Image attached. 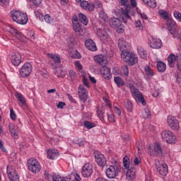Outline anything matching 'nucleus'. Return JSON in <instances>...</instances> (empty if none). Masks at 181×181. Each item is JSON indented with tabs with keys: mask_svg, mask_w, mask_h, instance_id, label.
Segmentation results:
<instances>
[{
	"mask_svg": "<svg viewBox=\"0 0 181 181\" xmlns=\"http://www.w3.org/2000/svg\"><path fill=\"white\" fill-rule=\"evenodd\" d=\"M118 47L122 52L121 57L123 62L128 63L129 66H134L138 62V57L129 52V45L127 44L124 38L119 39Z\"/></svg>",
	"mask_w": 181,
	"mask_h": 181,
	"instance_id": "obj_1",
	"label": "nucleus"
},
{
	"mask_svg": "<svg viewBox=\"0 0 181 181\" xmlns=\"http://www.w3.org/2000/svg\"><path fill=\"white\" fill-rule=\"evenodd\" d=\"M119 4L121 6H124V10L121 8V10L116 11L117 16H119L120 19H122V22L123 23H127V19H131V16L129 13H131V6L128 4V0H120Z\"/></svg>",
	"mask_w": 181,
	"mask_h": 181,
	"instance_id": "obj_2",
	"label": "nucleus"
},
{
	"mask_svg": "<svg viewBox=\"0 0 181 181\" xmlns=\"http://www.w3.org/2000/svg\"><path fill=\"white\" fill-rule=\"evenodd\" d=\"M11 15L14 22L19 23V25H26L28 23V14L21 11L13 10L11 12Z\"/></svg>",
	"mask_w": 181,
	"mask_h": 181,
	"instance_id": "obj_3",
	"label": "nucleus"
},
{
	"mask_svg": "<svg viewBox=\"0 0 181 181\" xmlns=\"http://www.w3.org/2000/svg\"><path fill=\"white\" fill-rule=\"evenodd\" d=\"M121 172V165L117 161H115V163L110 165L106 170V176L109 179H114L118 176V174Z\"/></svg>",
	"mask_w": 181,
	"mask_h": 181,
	"instance_id": "obj_4",
	"label": "nucleus"
},
{
	"mask_svg": "<svg viewBox=\"0 0 181 181\" xmlns=\"http://www.w3.org/2000/svg\"><path fill=\"white\" fill-rule=\"evenodd\" d=\"M161 137L167 144H175L177 141L176 136L169 130L163 131L161 132Z\"/></svg>",
	"mask_w": 181,
	"mask_h": 181,
	"instance_id": "obj_5",
	"label": "nucleus"
},
{
	"mask_svg": "<svg viewBox=\"0 0 181 181\" xmlns=\"http://www.w3.org/2000/svg\"><path fill=\"white\" fill-rule=\"evenodd\" d=\"M28 170H30V172H33V173H39L40 169H42L39 161L35 158H30L28 160Z\"/></svg>",
	"mask_w": 181,
	"mask_h": 181,
	"instance_id": "obj_6",
	"label": "nucleus"
},
{
	"mask_svg": "<svg viewBox=\"0 0 181 181\" xmlns=\"http://www.w3.org/2000/svg\"><path fill=\"white\" fill-rule=\"evenodd\" d=\"M32 73V65L30 63L26 62L20 69V76L23 78L25 77H29Z\"/></svg>",
	"mask_w": 181,
	"mask_h": 181,
	"instance_id": "obj_7",
	"label": "nucleus"
},
{
	"mask_svg": "<svg viewBox=\"0 0 181 181\" xmlns=\"http://www.w3.org/2000/svg\"><path fill=\"white\" fill-rule=\"evenodd\" d=\"M94 156L95 158V162L99 166L104 168V166L107 165V159L105 158V156H104L103 154L101 153V152L98 151H95Z\"/></svg>",
	"mask_w": 181,
	"mask_h": 181,
	"instance_id": "obj_8",
	"label": "nucleus"
},
{
	"mask_svg": "<svg viewBox=\"0 0 181 181\" xmlns=\"http://www.w3.org/2000/svg\"><path fill=\"white\" fill-rule=\"evenodd\" d=\"M107 105H103L101 107L97 108L98 117L101 121H105L108 117L109 114L108 112H107Z\"/></svg>",
	"mask_w": 181,
	"mask_h": 181,
	"instance_id": "obj_9",
	"label": "nucleus"
},
{
	"mask_svg": "<svg viewBox=\"0 0 181 181\" xmlns=\"http://www.w3.org/2000/svg\"><path fill=\"white\" fill-rule=\"evenodd\" d=\"M78 93L79 100H81L82 103H86L87 98H88V93H87V89H85L84 85L79 86Z\"/></svg>",
	"mask_w": 181,
	"mask_h": 181,
	"instance_id": "obj_10",
	"label": "nucleus"
},
{
	"mask_svg": "<svg viewBox=\"0 0 181 181\" xmlns=\"http://www.w3.org/2000/svg\"><path fill=\"white\" fill-rule=\"evenodd\" d=\"M168 124L173 131H179L180 126L179 125V121L176 119V117H172L169 116L168 117Z\"/></svg>",
	"mask_w": 181,
	"mask_h": 181,
	"instance_id": "obj_11",
	"label": "nucleus"
},
{
	"mask_svg": "<svg viewBox=\"0 0 181 181\" xmlns=\"http://www.w3.org/2000/svg\"><path fill=\"white\" fill-rule=\"evenodd\" d=\"M7 175L11 181H19V175L16 170L11 166H7Z\"/></svg>",
	"mask_w": 181,
	"mask_h": 181,
	"instance_id": "obj_12",
	"label": "nucleus"
},
{
	"mask_svg": "<svg viewBox=\"0 0 181 181\" xmlns=\"http://www.w3.org/2000/svg\"><path fill=\"white\" fill-rule=\"evenodd\" d=\"M90 175H93V165L86 163L82 168V176L83 177H90Z\"/></svg>",
	"mask_w": 181,
	"mask_h": 181,
	"instance_id": "obj_13",
	"label": "nucleus"
},
{
	"mask_svg": "<svg viewBox=\"0 0 181 181\" xmlns=\"http://www.w3.org/2000/svg\"><path fill=\"white\" fill-rule=\"evenodd\" d=\"M148 43L151 49H160L162 47V41L159 39L151 37Z\"/></svg>",
	"mask_w": 181,
	"mask_h": 181,
	"instance_id": "obj_14",
	"label": "nucleus"
},
{
	"mask_svg": "<svg viewBox=\"0 0 181 181\" xmlns=\"http://www.w3.org/2000/svg\"><path fill=\"white\" fill-rule=\"evenodd\" d=\"M156 166L157 170L158 171L160 175H161V176H166V175H168V172H169V170L166 163L160 164V163H158V164H156Z\"/></svg>",
	"mask_w": 181,
	"mask_h": 181,
	"instance_id": "obj_15",
	"label": "nucleus"
},
{
	"mask_svg": "<svg viewBox=\"0 0 181 181\" xmlns=\"http://www.w3.org/2000/svg\"><path fill=\"white\" fill-rule=\"evenodd\" d=\"M167 28H168V30L171 35H176L175 30H176V22L173 18H168L166 21Z\"/></svg>",
	"mask_w": 181,
	"mask_h": 181,
	"instance_id": "obj_16",
	"label": "nucleus"
},
{
	"mask_svg": "<svg viewBox=\"0 0 181 181\" xmlns=\"http://www.w3.org/2000/svg\"><path fill=\"white\" fill-rule=\"evenodd\" d=\"M127 180H134L135 176H136V169L134 165L129 167L126 173Z\"/></svg>",
	"mask_w": 181,
	"mask_h": 181,
	"instance_id": "obj_17",
	"label": "nucleus"
},
{
	"mask_svg": "<svg viewBox=\"0 0 181 181\" xmlns=\"http://www.w3.org/2000/svg\"><path fill=\"white\" fill-rule=\"evenodd\" d=\"M100 74L103 76V78L105 80H110L111 78V69L110 67L105 66L103 65L100 69Z\"/></svg>",
	"mask_w": 181,
	"mask_h": 181,
	"instance_id": "obj_18",
	"label": "nucleus"
},
{
	"mask_svg": "<svg viewBox=\"0 0 181 181\" xmlns=\"http://www.w3.org/2000/svg\"><path fill=\"white\" fill-rule=\"evenodd\" d=\"M85 46L90 52H97V45H95V42L91 39H88L85 41Z\"/></svg>",
	"mask_w": 181,
	"mask_h": 181,
	"instance_id": "obj_19",
	"label": "nucleus"
},
{
	"mask_svg": "<svg viewBox=\"0 0 181 181\" xmlns=\"http://www.w3.org/2000/svg\"><path fill=\"white\" fill-rule=\"evenodd\" d=\"M22 62L21 54H15L11 56V62L13 66H19Z\"/></svg>",
	"mask_w": 181,
	"mask_h": 181,
	"instance_id": "obj_20",
	"label": "nucleus"
},
{
	"mask_svg": "<svg viewBox=\"0 0 181 181\" xmlns=\"http://www.w3.org/2000/svg\"><path fill=\"white\" fill-rule=\"evenodd\" d=\"M47 153L48 159H57L59 156V151L56 149H49Z\"/></svg>",
	"mask_w": 181,
	"mask_h": 181,
	"instance_id": "obj_21",
	"label": "nucleus"
},
{
	"mask_svg": "<svg viewBox=\"0 0 181 181\" xmlns=\"http://www.w3.org/2000/svg\"><path fill=\"white\" fill-rule=\"evenodd\" d=\"M95 62L96 63H99L100 66H105L107 63H108V60L107 59L104 58V56L103 55H96L95 56Z\"/></svg>",
	"mask_w": 181,
	"mask_h": 181,
	"instance_id": "obj_22",
	"label": "nucleus"
},
{
	"mask_svg": "<svg viewBox=\"0 0 181 181\" xmlns=\"http://www.w3.org/2000/svg\"><path fill=\"white\" fill-rule=\"evenodd\" d=\"M109 22L111 28H113L115 29H117V27H118L120 23H122L119 18L115 17L111 18Z\"/></svg>",
	"mask_w": 181,
	"mask_h": 181,
	"instance_id": "obj_23",
	"label": "nucleus"
},
{
	"mask_svg": "<svg viewBox=\"0 0 181 181\" xmlns=\"http://www.w3.org/2000/svg\"><path fill=\"white\" fill-rule=\"evenodd\" d=\"M133 97L136 103H141L142 105H146V101L145 100V98H144L142 93L139 92Z\"/></svg>",
	"mask_w": 181,
	"mask_h": 181,
	"instance_id": "obj_24",
	"label": "nucleus"
},
{
	"mask_svg": "<svg viewBox=\"0 0 181 181\" xmlns=\"http://www.w3.org/2000/svg\"><path fill=\"white\" fill-rule=\"evenodd\" d=\"M78 21L81 22V23H83L85 26H87L88 25V18L86 14L83 13H79L78 14Z\"/></svg>",
	"mask_w": 181,
	"mask_h": 181,
	"instance_id": "obj_25",
	"label": "nucleus"
},
{
	"mask_svg": "<svg viewBox=\"0 0 181 181\" xmlns=\"http://www.w3.org/2000/svg\"><path fill=\"white\" fill-rule=\"evenodd\" d=\"M168 65L170 67H173L175 66V62L177 64V62H180L179 59H176V57L175 54H171L168 57Z\"/></svg>",
	"mask_w": 181,
	"mask_h": 181,
	"instance_id": "obj_26",
	"label": "nucleus"
},
{
	"mask_svg": "<svg viewBox=\"0 0 181 181\" xmlns=\"http://www.w3.org/2000/svg\"><path fill=\"white\" fill-rule=\"evenodd\" d=\"M137 52L141 59H146L148 56V52H146V50L144 49L141 46L137 47Z\"/></svg>",
	"mask_w": 181,
	"mask_h": 181,
	"instance_id": "obj_27",
	"label": "nucleus"
},
{
	"mask_svg": "<svg viewBox=\"0 0 181 181\" xmlns=\"http://www.w3.org/2000/svg\"><path fill=\"white\" fill-rule=\"evenodd\" d=\"M157 70L159 71V73H164L166 70V64L162 61L158 62Z\"/></svg>",
	"mask_w": 181,
	"mask_h": 181,
	"instance_id": "obj_28",
	"label": "nucleus"
},
{
	"mask_svg": "<svg viewBox=\"0 0 181 181\" xmlns=\"http://www.w3.org/2000/svg\"><path fill=\"white\" fill-rule=\"evenodd\" d=\"M96 35L100 37V40H105L107 39V33L101 28L98 29Z\"/></svg>",
	"mask_w": 181,
	"mask_h": 181,
	"instance_id": "obj_29",
	"label": "nucleus"
},
{
	"mask_svg": "<svg viewBox=\"0 0 181 181\" xmlns=\"http://www.w3.org/2000/svg\"><path fill=\"white\" fill-rule=\"evenodd\" d=\"M8 128H9L10 134H11L13 136H18L17 127H16L13 124L10 123L8 125Z\"/></svg>",
	"mask_w": 181,
	"mask_h": 181,
	"instance_id": "obj_30",
	"label": "nucleus"
},
{
	"mask_svg": "<svg viewBox=\"0 0 181 181\" xmlns=\"http://www.w3.org/2000/svg\"><path fill=\"white\" fill-rule=\"evenodd\" d=\"M11 33L13 35V36L18 38V40H22L23 39V34H22V33L19 32L18 30L13 29L11 30Z\"/></svg>",
	"mask_w": 181,
	"mask_h": 181,
	"instance_id": "obj_31",
	"label": "nucleus"
},
{
	"mask_svg": "<svg viewBox=\"0 0 181 181\" xmlns=\"http://www.w3.org/2000/svg\"><path fill=\"white\" fill-rule=\"evenodd\" d=\"M114 81L117 84V87H122L125 86V83L124 82V79H122L119 76H115Z\"/></svg>",
	"mask_w": 181,
	"mask_h": 181,
	"instance_id": "obj_32",
	"label": "nucleus"
},
{
	"mask_svg": "<svg viewBox=\"0 0 181 181\" xmlns=\"http://www.w3.org/2000/svg\"><path fill=\"white\" fill-rule=\"evenodd\" d=\"M153 151L158 156H162V147L159 143L155 144Z\"/></svg>",
	"mask_w": 181,
	"mask_h": 181,
	"instance_id": "obj_33",
	"label": "nucleus"
},
{
	"mask_svg": "<svg viewBox=\"0 0 181 181\" xmlns=\"http://www.w3.org/2000/svg\"><path fill=\"white\" fill-rule=\"evenodd\" d=\"M144 71L148 77H153L155 76V73L153 72V69H151L150 66H144Z\"/></svg>",
	"mask_w": 181,
	"mask_h": 181,
	"instance_id": "obj_34",
	"label": "nucleus"
},
{
	"mask_svg": "<svg viewBox=\"0 0 181 181\" xmlns=\"http://www.w3.org/2000/svg\"><path fill=\"white\" fill-rule=\"evenodd\" d=\"M124 107L125 110H127V111H128L129 112H132V102H131L130 100L124 102Z\"/></svg>",
	"mask_w": 181,
	"mask_h": 181,
	"instance_id": "obj_35",
	"label": "nucleus"
},
{
	"mask_svg": "<svg viewBox=\"0 0 181 181\" xmlns=\"http://www.w3.org/2000/svg\"><path fill=\"white\" fill-rule=\"evenodd\" d=\"M16 98L21 103L22 105H26V99H25V97L22 94L17 93Z\"/></svg>",
	"mask_w": 181,
	"mask_h": 181,
	"instance_id": "obj_36",
	"label": "nucleus"
},
{
	"mask_svg": "<svg viewBox=\"0 0 181 181\" xmlns=\"http://www.w3.org/2000/svg\"><path fill=\"white\" fill-rule=\"evenodd\" d=\"M73 25V30L76 33H80L81 32V24L80 23H74Z\"/></svg>",
	"mask_w": 181,
	"mask_h": 181,
	"instance_id": "obj_37",
	"label": "nucleus"
},
{
	"mask_svg": "<svg viewBox=\"0 0 181 181\" xmlns=\"http://www.w3.org/2000/svg\"><path fill=\"white\" fill-rule=\"evenodd\" d=\"M129 87L130 88L131 93L133 97H134V95H136L137 94L139 93V90L134 85L130 83L129 85Z\"/></svg>",
	"mask_w": 181,
	"mask_h": 181,
	"instance_id": "obj_38",
	"label": "nucleus"
},
{
	"mask_svg": "<svg viewBox=\"0 0 181 181\" xmlns=\"http://www.w3.org/2000/svg\"><path fill=\"white\" fill-rule=\"evenodd\" d=\"M48 56L54 63H60V62H62V59L57 55H54L53 54H48Z\"/></svg>",
	"mask_w": 181,
	"mask_h": 181,
	"instance_id": "obj_39",
	"label": "nucleus"
},
{
	"mask_svg": "<svg viewBox=\"0 0 181 181\" xmlns=\"http://www.w3.org/2000/svg\"><path fill=\"white\" fill-rule=\"evenodd\" d=\"M69 56H71V57L73 59H81V55L77 51H71L69 52Z\"/></svg>",
	"mask_w": 181,
	"mask_h": 181,
	"instance_id": "obj_40",
	"label": "nucleus"
},
{
	"mask_svg": "<svg viewBox=\"0 0 181 181\" xmlns=\"http://www.w3.org/2000/svg\"><path fill=\"white\" fill-rule=\"evenodd\" d=\"M158 13H160V16L166 21L169 18V13L165 10H159Z\"/></svg>",
	"mask_w": 181,
	"mask_h": 181,
	"instance_id": "obj_41",
	"label": "nucleus"
},
{
	"mask_svg": "<svg viewBox=\"0 0 181 181\" xmlns=\"http://www.w3.org/2000/svg\"><path fill=\"white\" fill-rule=\"evenodd\" d=\"M52 180L53 181H66V178L60 176L59 175L53 174Z\"/></svg>",
	"mask_w": 181,
	"mask_h": 181,
	"instance_id": "obj_42",
	"label": "nucleus"
},
{
	"mask_svg": "<svg viewBox=\"0 0 181 181\" xmlns=\"http://www.w3.org/2000/svg\"><path fill=\"white\" fill-rule=\"evenodd\" d=\"M116 32L117 33H124L125 32V26L122 25V23H120L117 27H116Z\"/></svg>",
	"mask_w": 181,
	"mask_h": 181,
	"instance_id": "obj_43",
	"label": "nucleus"
},
{
	"mask_svg": "<svg viewBox=\"0 0 181 181\" xmlns=\"http://www.w3.org/2000/svg\"><path fill=\"white\" fill-rule=\"evenodd\" d=\"M129 158L128 156H125V157L123 158V166L124 168H126V169H128L129 168Z\"/></svg>",
	"mask_w": 181,
	"mask_h": 181,
	"instance_id": "obj_44",
	"label": "nucleus"
},
{
	"mask_svg": "<svg viewBox=\"0 0 181 181\" xmlns=\"http://www.w3.org/2000/svg\"><path fill=\"white\" fill-rule=\"evenodd\" d=\"M83 125L88 129H91V128H94L95 127V124L94 123H91L88 121L84 122Z\"/></svg>",
	"mask_w": 181,
	"mask_h": 181,
	"instance_id": "obj_45",
	"label": "nucleus"
},
{
	"mask_svg": "<svg viewBox=\"0 0 181 181\" xmlns=\"http://www.w3.org/2000/svg\"><path fill=\"white\" fill-rule=\"evenodd\" d=\"M74 143L76 145H78V146H84V144H86V141H83L82 139H75Z\"/></svg>",
	"mask_w": 181,
	"mask_h": 181,
	"instance_id": "obj_46",
	"label": "nucleus"
},
{
	"mask_svg": "<svg viewBox=\"0 0 181 181\" xmlns=\"http://www.w3.org/2000/svg\"><path fill=\"white\" fill-rule=\"evenodd\" d=\"M151 110L149 109H145V112L143 113V117L144 119H148L151 117Z\"/></svg>",
	"mask_w": 181,
	"mask_h": 181,
	"instance_id": "obj_47",
	"label": "nucleus"
},
{
	"mask_svg": "<svg viewBox=\"0 0 181 181\" xmlns=\"http://www.w3.org/2000/svg\"><path fill=\"white\" fill-rule=\"evenodd\" d=\"M44 19L47 23H51L53 22V18L50 17L49 14H47L44 16Z\"/></svg>",
	"mask_w": 181,
	"mask_h": 181,
	"instance_id": "obj_48",
	"label": "nucleus"
},
{
	"mask_svg": "<svg viewBox=\"0 0 181 181\" xmlns=\"http://www.w3.org/2000/svg\"><path fill=\"white\" fill-rule=\"evenodd\" d=\"M69 76L71 78V81H74L77 77L76 76V72L73 70L69 71Z\"/></svg>",
	"mask_w": 181,
	"mask_h": 181,
	"instance_id": "obj_49",
	"label": "nucleus"
},
{
	"mask_svg": "<svg viewBox=\"0 0 181 181\" xmlns=\"http://www.w3.org/2000/svg\"><path fill=\"white\" fill-rule=\"evenodd\" d=\"M147 5H148V6H150V8H156V0H150V1H148V4Z\"/></svg>",
	"mask_w": 181,
	"mask_h": 181,
	"instance_id": "obj_50",
	"label": "nucleus"
},
{
	"mask_svg": "<svg viewBox=\"0 0 181 181\" xmlns=\"http://www.w3.org/2000/svg\"><path fill=\"white\" fill-rule=\"evenodd\" d=\"M173 16L177 21L181 22V13L179 11H175Z\"/></svg>",
	"mask_w": 181,
	"mask_h": 181,
	"instance_id": "obj_51",
	"label": "nucleus"
},
{
	"mask_svg": "<svg viewBox=\"0 0 181 181\" xmlns=\"http://www.w3.org/2000/svg\"><path fill=\"white\" fill-rule=\"evenodd\" d=\"M80 5H81V8H83V9L87 10V7L88 6V1H81Z\"/></svg>",
	"mask_w": 181,
	"mask_h": 181,
	"instance_id": "obj_52",
	"label": "nucleus"
},
{
	"mask_svg": "<svg viewBox=\"0 0 181 181\" xmlns=\"http://www.w3.org/2000/svg\"><path fill=\"white\" fill-rule=\"evenodd\" d=\"M10 117L11 119L14 121V119H16V114H15V112L13 111V109H11L10 110Z\"/></svg>",
	"mask_w": 181,
	"mask_h": 181,
	"instance_id": "obj_53",
	"label": "nucleus"
},
{
	"mask_svg": "<svg viewBox=\"0 0 181 181\" xmlns=\"http://www.w3.org/2000/svg\"><path fill=\"white\" fill-rule=\"evenodd\" d=\"M106 120L109 121V122H115V118H114V115H107V117H106Z\"/></svg>",
	"mask_w": 181,
	"mask_h": 181,
	"instance_id": "obj_54",
	"label": "nucleus"
},
{
	"mask_svg": "<svg viewBox=\"0 0 181 181\" xmlns=\"http://www.w3.org/2000/svg\"><path fill=\"white\" fill-rule=\"evenodd\" d=\"M94 6H95V8H103V3H101L100 1L95 0Z\"/></svg>",
	"mask_w": 181,
	"mask_h": 181,
	"instance_id": "obj_55",
	"label": "nucleus"
},
{
	"mask_svg": "<svg viewBox=\"0 0 181 181\" xmlns=\"http://www.w3.org/2000/svg\"><path fill=\"white\" fill-rule=\"evenodd\" d=\"M83 83L86 87H90V85H88V79L86 78V76H83Z\"/></svg>",
	"mask_w": 181,
	"mask_h": 181,
	"instance_id": "obj_56",
	"label": "nucleus"
},
{
	"mask_svg": "<svg viewBox=\"0 0 181 181\" xmlns=\"http://www.w3.org/2000/svg\"><path fill=\"white\" fill-rule=\"evenodd\" d=\"M95 8V6L94 4L88 3V7H87L88 11H94Z\"/></svg>",
	"mask_w": 181,
	"mask_h": 181,
	"instance_id": "obj_57",
	"label": "nucleus"
},
{
	"mask_svg": "<svg viewBox=\"0 0 181 181\" xmlns=\"http://www.w3.org/2000/svg\"><path fill=\"white\" fill-rule=\"evenodd\" d=\"M124 76H128L129 74V69H128V66L125 65L123 69Z\"/></svg>",
	"mask_w": 181,
	"mask_h": 181,
	"instance_id": "obj_58",
	"label": "nucleus"
},
{
	"mask_svg": "<svg viewBox=\"0 0 181 181\" xmlns=\"http://www.w3.org/2000/svg\"><path fill=\"white\" fill-rule=\"evenodd\" d=\"M134 163L136 166L141 163V159L138 157H134Z\"/></svg>",
	"mask_w": 181,
	"mask_h": 181,
	"instance_id": "obj_59",
	"label": "nucleus"
},
{
	"mask_svg": "<svg viewBox=\"0 0 181 181\" xmlns=\"http://www.w3.org/2000/svg\"><path fill=\"white\" fill-rule=\"evenodd\" d=\"M66 103L64 102H59L58 105H57V108L62 110L64 108Z\"/></svg>",
	"mask_w": 181,
	"mask_h": 181,
	"instance_id": "obj_60",
	"label": "nucleus"
},
{
	"mask_svg": "<svg viewBox=\"0 0 181 181\" xmlns=\"http://www.w3.org/2000/svg\"><path fill=\"white\" fill-rule=\"evenodd\" d=\"M100 18H102V19L105 22V21H107V14L104 12H100Z\"/></svg>",
	"mask_w": 181,
	"mask_h": 181,
	"instance_id": "obj_61",
	"label": "nucleus"
},
{
	"mask_svg": "<svg viewBox=\"0 0 181 181\" xmlns=\"http://www.w3.org/2000/svg\"><path fill=\"white\" fill-rule=\"evenodd\" d=\"M33 4L35 6H39L42 4V0H33Z\"/></svg>",
	"mask_w": 181,
	"mask_h": 181,
	"instance_id": "obj_62",
	"label": "nucleus"
},
{
	"mask_svg": "<svg viewBox=\"0 0 181 181\" xmlns=\"http://www.w3.org/2000/svg\"><path fill=\"white\" fill-rule=\"evenodd\" d=\"M78 16L77 17V16H74L72 18V23H78Z\"/></svg>",
	"mask_w": 181,
	"mask_h": 181,
	"instance_id": "obj_63",
	"label": "nucleus"
},
{
	"mask_svg": "<svg viewBox=\"0 0 181 181\" xmlns=\"http://www.w3.org/2000/svg\"><path fill=\"white\" fill-rule=\"evenodd\" d=\"M114 111L117 115H121V110H119V108L117 107H114Z\"/></svg>",
	"mask_w": 181,
	"mask_h": 181,
	"instance_id": "obj_64",
	"label": "nucleus"
}]
</instances>
